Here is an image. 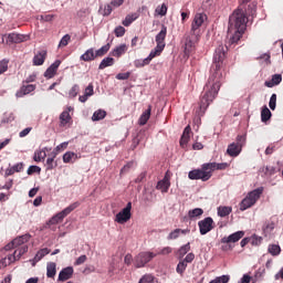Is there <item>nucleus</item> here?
<instances>
[{"label": "nucleus", "instance_id": "obj_55", "mask_svg": "<svg viewBox=\"0 0 283 283\" xmlns=\"http://www.w3.org/2000/svg\"><path fill=\"white\" fill-rule=\"evenodd\" d=\"M276 94L273 93V95H271L270 97V103H269V106H270V109H276Z\"/></svg>", "mask_w": 283, "mask_h": 283}, {"label": "nucleus", "instance_id": "obj_21", "mask_svg": "<svg viewBox=\"0 0 283 283\" xmlns=\"http://www.w3.org/2000/svg\"><path fill=\"white\" fill-rule=\"evenodd\" d=\"M46 57H48L46 50H42V51L38 52L36 55L33 56V65L34 66L43 65Z\"/></svg>", "mask_w": 283, "mask_h": 283}, {"label": "nucleus", "instance_id": "obj_30", "mask_svg": "<svg viewBox=\"0 0 283 283\" xmlns=\"http://www.w3.org/2000/svg\"><path fill=\"white\" fill-rule=\"evenodd\" d=\"M165 48L166 46L163 45H156V48L150 51V55H148L147 59L151 61L156 56H160Z\"/></svg>", "mask_w": 283, "mask_h": 283}, {"label": "nucleus", "instance_id": "obj_12", "mask_svg": "<svg viewBox=\"0 0 283 283\" xmlns=\"http://www.w3.org/2000/svg\"><path fill=\"white\" fill-rule=\"evenodd\" d=\"M245 232L244 231H237L230 234V237H223L221 239V244H234L238 241H240L242 238H244Z\"/></svg>", "mask_w": 283, "mask_h": 283}, {"label": "nucleus", "instance_id": "obj_31", "mask_svg": "<svg viewBox=\"0 0 283 283\" xmlns=\"http://www.w3.org/2000/svg\"><path fill=\"white\" fill-rule=\"evenodd\" d=\"M106 116H107L106 111L98 109V111H96L95 113H93L92 120H93V122H101V120H103L104 118H106Z\"/></svg>", "mask_w": 283, "mask_h": 283}, {"label": "nucleus", "instance_id": "obj_16", "mask_svg": "<svg viewBox=\"0 0 283 283\" xmlns=\"http://www.w3.org/2000/svg\"><path fill=\"white\" fill-rule=\"evenodd\" d=\"M60 65H61L60 60H56L55 62H53V64L48 67V71L44 72V77L53 78V76H55L56 72L59 71Z\"/></svg>", "mask_w": 283, "mask_h": 283}, {"label": "nucleus", "instance_id": "obj_24", "mask_svg": "<svg viewBox=\"0 0 283 283\" xmlns=\"http://www.w3.org/2000/svg\"><path fill=\"white\" fill-rule=\"evenodd\" d=\"M57 156L56 151H53L50 157L48 158V160L45 161V167L48 170H52L55 169L59 164L55 161V157Z\"/></svg>", "mask_w": 283, "mask_h": 283}, {"label": "nucleus", "instance_id": "obj_26", "mask_svg": "<svg viewBox=\"0 0 283 283\" xmlns=\"http://www.w3.org/2000/svg\"><path fill=\"white\" fill-rule=\"evenodd\" d=\"M282 82V75L281 74H274L271 81L265 82V87H274L276 85H280Z\"/></svg>", "mask_w": 283, "mask_h": 283}, {"label": "nucleus", "instance_id": "obj_33", "mask_svg": "<svg viewBox=\"0 0 283 283\" xmlns=\"http://www.w3.org/2000/svg\"><path fill=\"white\" fill-rule=\"evenodd\" d=\"M114 63H115V60L113 57H105L104 60L101 61L98 70L111 67L114 65Z\"/></svg>", "mask_w": 283, "mask_h": 283}, {"label": "nucleus", "instance_id": "obj_2", "mask_svg": "<svg viewBox=\"0 0 283 283\" xmlns=\"http://www.w3.org/2000/svg\"><path fill=\"white\" fill-rule=\"evenodd\" d=\"M207 21L206 13H196L192 18L190 33L186 38V44L184 48V54L189 57L190 53L195 51V44L198 43L199 36L201 34V27Z\"/></svg>", "mask_w": 283, "mask_h": 283}, {"label": "nucleus", "instance_id": "obj_18", "mask_svg": "<svg viewBox=\"0 0 283 283\" xmlns=\"http://www.w3.org/2000/svg\"><path fill=\"white\" fill-rule=\"evenodd\" d=\"M74 275V268H64L61 270L60 275L57 276V281L65 282L71 280Z\"/></svg>", "mask_w": 283, "mask_h": 283}, {"label": "nucleus", "instance_id": "obj_52", "mask_svg": "<svg viewBox=\"0 0 283 283\" xmlns=\"http://www.w3.org/2000/svg\"><path fill=\"white\" fill-rule=\"evenodd\" d=\"M124 34H126V29L122 25L115 28V36L116 38H123Z\"/></svg>", "mask_w": 283, "mask_h": 283}, {"label": "nucleus", "instance_id": "obj_37", "mask_svg": "<svg viewBox=\"0 0 283 283\" xmlns=\"http://www.w3.org/2000/svg\"><path fill=\"white\" fill-rule=\"evenodd\" d=\"M56 275V264L54 262L48 263V277L53 279Z\"/></svg>", "mask_w": 283, "mask_h": 283}, {"label": "nucleus", "instance_id": "obj_6", "mask_svg": "<svg viewBox=\"0 0 283 283\" xmlns=\"http://www.w3.org/2000/svg\"><path fill=\"white\" fill-rule=\"evenodd\" d=\"M80 206L81 203L78 201L73 202L69 207H65V209L61 212H57L55 216H53L52 219H50L49 223L55 226L63 222L64 218L71 214V212H74V210L77 209Z\"/></svg>", "mask_w": 283, "mask_h": 283}, {"label": "nucleus", "instance_id": "obj_1", "mask_svg": "<svg viewBox=\"0 0 283 283\" xmlns=\"http://www.w3.org/2000/svg\"><path fill=\"white\" fill-rule=\"evenodd\" d=\"M247 13L244 9L238 8L231 13L228 21V33L226 45L220 44L216 48L214 56L212 57V64L210 67V76L208 82L203 86L202 97L200 102H213L221 90L222 78H224V60L229 49L237 48L239 41L247 30Z\"/></svg>", "mask_w": 283, "mask_h": 283}, {"label": "nucleus", "instance_id": "obj_34", "mask_svg": "<svg viewBox=\"0 0 283 283\" xmlns=\"http://www.w3.org/2000/svg\"><path fill=\"white\" fill-rule=\"evenodd\" d=\"M272 118V112L269 109V107L264 106L261 112V120L263 123H266Z\"/></svg>", "mask_w": 283, "mask_h": 283}, {"label": "nucleus", "instance_id": "obj_43", "mask_svg": "<svg viewBox=\"0 0 283 283\" xmlns=\"http://www.w3.org/2000/svg\"><path fill=\"white\" fill-rule=\"evenodd\" d=\"M155 13H156V15H159V17H166L167 6L165 3L157 6Z\"/></svg>", "mask_w": 283, "mask_h": 283}, {"label": "nucleus", "instance_id": "obj_8", "mask_svg": "<svg viewBox=\"0 0 283 283\" xmlns=\"http://www.w3.org/2000/svg\"><path fill=\"white\" fill-rule=\"evenodd\" d=\"M154 258H156L154 252H139V254H137L134 260L135 268L143 269L146 266V264L154 260Z\"/></svg>", "mask_w": 283, "mask_h": 283}, {"label": "nucleus", "instance_id": "obj_35", "mask_svg": "<svg viewBox=\"0 0 283 283\" xmlns=\"http://www.w3.org/2000/svg\"><path fill=\"white\" fill-rule=\"evenodd\" d=\"M268 253L273 256H277L281 254V247L279 244H270L268 245Z\"/></svg>", "mask_w": 283, "mask_h": 283}, {"label": "nucleus", "instance_id": "obj_40", "mask_svg": "<svg viewBox=\"0 0 283 283\" xmlns=\"http://www.w3.org/2000/svg\"><path fill=\"white\" fill-rule=\"evenodd\" d=\"M274 230V223L273 221H266L265 224H263V234L269 235Z\"/></svg>", "mask_w": 283, "mask_h": 283}, {"label": "nucleus", "instance_id": "obj_23", "mask_svg": "<svg viewBox=\"0 0 283 283\" xmlns=\"http://www.w3.org/2000/svg\"><path fill=\"white\" fill-rule=\"evenodd\" d=\"M190 232V230H188V229H186V230H182V229H176V230H172L169 234H168V237H167V240L168 241H174V240H176V239H178L179 238V235H186V234H188Z\"/></svg>", "mask_w": 283, "mask_h": 283}, {"label": "nucleus", "instance_id": "obj_60", "mask_svg": "<svg viewBox=\"0 0 283 283\" xmlns=\"http://www.w3.org/2000/svg\"><path fill=\"white\" fill-rule=\"evenodd\" d=\"M8 71V61L2 60L0 61V74L6 73Z\"/></svg>", "mask_w": 283, "mask_h": 283}, {"label": "nucleus", "instance_id": "obj_59", "mask_svg": "<svg viewBox=\"0 0 283 283\" xmlns=\"http://www.w3.org/2000/svg\"><path fill=\"white\" fill-rule=\"evenodd\" d=\"M262 242V238L261 237H258V235H253L251 238V244L255 245V247H259Z\"/></svg>", "mask_w": 283, "mask_h": 283}, {"label": "nucleus", "instance_id": "obj_17", "mask_svg": "<svg viewBox=\"0 0 283 283\" xmlns=\"http://www.w3.org/2000/svg\"><path fill=\"white\" fill-rule=\"evenodd\" d=\"M28 252V245H20L18 250H14L12 255H9L10 263H13L15 261H19L24 253Z\"/></svg>", "mask_w": 283, "mask_h": 283}, {"label": "nucleus", "instance_id": "obj_15", "mask_svg": "<svg viewBox=\"0 0 283 283\" xmlns=\"http://www.w3.org/2000/svg\"><path fill=\"white\" fill-rule=\"evenodd\" d=\"M202 166L205 167V169L210 170L212 174L216 170H226L227 167H229V165L227 163H222V164H217V163H207V164H202Z\"/></svg>", "mask_w": 283, "mask_h": 283}, {"label": "nucleus", "instance_id": "obj_45", "mask_svg": "<svg viewBox=\"0 0 283 283\" xmlns=\"http://www.w3.org/2000/svg\"><path fill=\"white\" fill-rule=\"evenodd\" d=\"M46 155L44 150H38L35 151V156L33 157V160L36 163L43 161L45 159Z\"/></svg>", "mask_w": 283, "mask_h": 283}, {"label": "nucleus", "instance_id": "obj_61", "mask_svg": "<svg viewBox=\"0 0 283 283\" xmlns=\"http://www.w3.org/2000/svg\"><path fill=\"white\" fill-rule=\"evenodd\" d=\"M54 18H55L54 14H45V15H41V21L51 22L53 21Z\"/></svg>", "mask_w": 283, "mask_h": 283}, {"label": "nucleus", "instance_id": "obj_14", "mask_svg": "<svg viewBox=\"0 0 283 283\" xmlns=\"http://www.w3.org/2000/svg\"><path fill=\"white\" fill-rule=\"evenodd\" d=\"M29 36L20 33H9L7 35V43L10 44H20L24 41H28Z\"/></svg>", "mask_w": 283, "mask_h": 283}, {"label": "nucleus", "instance_id": "obj_13", "mask_svg": "<svg viewBox=\"0 0 283 283\" xmlns=\"http://www.w3.org/2000/svg\"><path fill=\"white\" fill-rule=\"evenodd\" d=\"M35 90H36L35 84H22V86L20 87V90L17 91L14 96H17V98H23L24 96H28Z\"/></svg>", "mask_w": 283, "mask_h": 283}, {"label": "nucleus", "instance_id": "obj_41", "mask_svg": "<svg viewBox=\"0 0 283 283\" xmlns=\"http://www.w3.org/2000/svg\"><path fill=\"white\" fill-rule=\"evenodd\" d=\"M231 213V207H218V216L221 218H226L227 216H230Z\"/></svg>", "mask_w": 283, "mask_h": 283}, {"label": "nucleus", "instance_id": "obj_63", "mask_svg": "<svg viewBox=\"0 0 283 283\" xmlns=\"http://www.w3.org/2000/svg\"><path fill=\"white\" fill-rule=\"evenodd\" d=\"M189 139H190V136H181L180 137V146L184 147L186 146L187 144H189Z\"/></svg>", "mask_w": 283, "mask_h": 283}, {"label": "nucleus", "instance_id": "obj_25", "mask_svg": "<svg viewBox=\"0 0 283 283\" xmlns=\"http://www.w3.org/2000/svg\"><path fill=\"white\" fill-rule=\"evenodd\" d=\"M72 117L69 111H64L60 115V126L61 127H67V125L71 123Z\"/></svg>", "mask_w": 283, "mask_h": 283}, {"label": "nucleus", "instance_id": "obj_5", "mask_svg": "<svg viewBox=\"0 0 283 283\" xmlns=\"http://www.w3.org/2000/svg\"><path fill=\"white\" fill-rule=\"evenodd\" d=\"M262 192H264V187H259L258 189L248 192L245 199L241 201V211H245L247 209H250L256 205V201L260 200Z\"/></svg>", "mask_w": 283, "mask_h": 283}, {"label": "nucleus", "instance_id": "obj_62", "mask_svg": "<svg viewBox=\"0 0 283 283\" xmlns=\"http://www.w3.org/2000/svg\"><path fill=\"white\" fill-rule=\"evenodd\" d=\"M134 260H135V259L132 256V254L128 253V254L125 255V258H124V263L127 264V265H130L132 262H134Z\"/></svg>", "mask_w": 283, "mask_h": 283}, {"label": "nucleus", "instance_id": "obj_7", "mask_svg": "<svg viewBox=\"0 0 283 283\" xmlns=\"http://www.w3.org/2000/svg\"><path fill=\"white\" fill-rule=\"evenodd\" d=\"M211 176H213V172L210 171L209 169H206L205 166H201L200 169H193L188 172V179L196 181H209Z\"/></svg>", "mask_w": 283, "mask_h": 283}, {"label": "nucleus", "instance_id": "obj_57", "mask_svg": "<svg viewBox=\"0 0 283 283\" xmlns=\"http://www.w3.org/2000/svg\"><path fill=\"white\" fill-rule=\"evenodd\" d=\"M36 81V73H32L31 75L27 76L25 81L22 84H30Z\"/></svg>", "mask_w": 283, "mask_h": 283}, {"label": "nucleus", "instance_id": "obj_47", "mask_svg": "<svg viewBox=\"0 0 283 283\" xmlns=\"http://www.w3.org/2000/svg\"><path fill=\"white\" fill-rule=\"evenodd\" d=\"M71 41V35L70 34H65L64 36H62L60 44H57V48H65L67 46L69 42Z\"/></svg>", "mask_w": 283, "mask_h": 283}, {"label": "nucleus", "instance_id": "obj_42", "mask_svg": "<svg viewBox=\"0 0 283 283\" xmlns=\"http://www.w3.org/2000/svg\"><path fill=\"white\" fill-rule=\"evenodd\" d=\"M151 62L150 59L146 57L144 60H135L134 64H135V67L136 69H142L144 67L145 65H149Z\"/></svg>", "mask_w": 283, "mask_h": 283}, {"label": "nucleus", "instance_id": "obj_22", "mask_svg": "<svg viewBox=\"0 0 283 283\" xmlns=\"http://www.w3.org/2000/svg\"><path fill=\"white\" fill-rule=\"evenodd\" d=\"M29 238L30 237L28 234L18 237L17 239H13V241L10 243V245H12V249H17L19 247H22L25 243H28Z\"/></svg>", "mask_w": 283, "mask_h": 283}, {"label": "nucleus", "instance_id": "obj_10", "mask_svg": "<svg viewBox=\"0 0 283 283\" xmlns=\"http://www.w3.org/2000/svg\"><path fill=\"white\" fill-rule=\"evenodd\" d=\"M171 172L168 170L166 172V176H164V179L157 181L156 189L160 190L163 193L169 192V188L171 186L170 184Z\"/></svg>", "mask_w": 283, "mask_h": 283}, {"label": "nucleus", "instance_id": "obj_32", "mask_svg": "<svg viewBox=\"0 0 283 283\" xmlns=\"http://www.w3.org/2000/svg\"><path fill=\"white\" fill-rule=\"evenodd\" d=\"M49 253H51V250L48 249V248H44V249H42V250H40V251L36 252L35 258L33 259V261H34L35 263H39V262H40L41 260H43V258H44L45 255H48Z\"/></svg>", "mask_w": 283, "mask_h": 283}, {"label": "nucleus", "instance_id": "obj_29", "mask_svg": "<svg viewBox=\"0 0 283 283\" xmlns=\"http://www.w3.org/2000/svg\"><path fill=\"white\" fill-rule=\"evenodd\" d=\"M126 52H127V45L122 44L112 51V56L119 57V56H123V54H125Z\"/></svg>", "mask_w": 283, "mask_h": 283}, {"label": "nucleus", "instance_id": "obj_54", "mask_svg": "<svg viewBox=\"0 0 283 283\" xmlns=\"http://www.w3.org/2000/svg\"><path fill=\"white\" fill-rule=\"evenodd\" d=\"M130 77V72H125V73H117L116 80L118 81H127Z\"/></svg>", "mask_w": 283, "mask_h": 283}, {"label": "nucleus", "instance_id": "obj_19", "mask_svg": "<svg viewBox=\"0 0 283 283\" xmlns=\"http://www.w3.org/2000/svg\"><path fill=\"white\" fill-rule=\"evenodd\" d=\"M166 38H167V27L163 25V29H160V32L157 33L155 41L157 46H166Z\"/></svg>", "mask_w": 283, "mask_h": 283}, {"label": "nucleus", "instance_id": "obj_56", "mask_svg": "<svg viewBox=\"0 0 283 283\" xmlns=\"http://www.w3.org/2000/svg\"><path fill=\"white\" fill-rule=\"evenodd\" d=\"M193 260H195V254H193V252H190L187 254L186 259H184L180 262L191 264L193 262Z\"/></svg>", "mask_w": 283, "mask_h": 283}, {"label": "nucleus", "instance_id": "obj_3", "mask_svg": "<svg viewBox=\"0 0 283 283\" xmlns=\"http://www.w3.org/2000/svg\"><path fill=\"white\" fill-rule=\"evenodd\" d=\"M108 50H111V44H105L102 48L97 49V51H95L94 48H90L87 51H85L84 54L80 56V61H95V59L105 56L108 53Z\"/></svg>", "mask_w": 283, "mask_h": 283}, {"label": "nucleus", "instance_id": "obj_49", "mask_svg": "<svg viewBox=\"0 0 283 283\" xmlns=\"http://www.w3.org/2000/svg\"><path fill=\"white\" fill-rule=\"evenodd\" d=\"M154 275L145 274L143 277H140L138 283H154Z\"/></svg>", "mask_w": 283, "mask_h": 283}, {"label": "nucleus", "instance_id": "obj_28", "mask_svg": "<svg viewBox=\"0 0 283 283\" xmlns=\"http://www.w3.org/2000/svg\"><path fill=\"white\" fill-rule=\"evenodd\" d=\"M76 159H78V156L72 151H67L62 156V161H64V164H74Z\"/></svg>", "mask_w": 283, "mask_h": 283}, {"label": "nucleus", "instance_id": "obj_50", "mask_svg": "<svg viewBox=\"0 0 283 283\" xmlns=\"http://www.w3.org/2000/svg\"><path fill=\"white\" fill-rule=\"evenodd\" d=\"M171 248L170 247H165V248H163V249H160L159 251H157L156 253H155V255L157 256V255H169L170 253H171Z\"/></svg>", "mask_w": 283, "mask_h": 283}, {"label": "nucleus", "instance_id": "obj_9", "mask_svg": "<svg viewBox=\"0 0 283 283\" xmlns=\"http://www.w3.org/2000/svg\"><path fill=\"white\" fill-rule=\"evenodd\" d=\"M130 218H132V202L129 201L123 210L117 212L115 217V222H117V224H124L128 222Z\"/></svg>", "mask_w": 283, "mask_h": 283}, {"label": "nucleus", "instance_id": "obj_48", "mask_svg": "<svg viewBox=\"0 0 283 283\" xmlns=\"http://www.w3.org/2000/svg\"><path fill=\"white\" fill-rule=\"evenodd\" d=\"M187 264V262L179 261L178 266L176 268V272H178L179 275H182L184 272H186Z\"/></svg>", "mask_w": 283, "mask_h": 283}, {"label": "nucleus", "instance_id": "obj_44", "mask_svg": "<svg viewBox=\"0 0 283 283\" xmlns=\"http://www.w3.org/2000/svg\"><path fill=\"white\" fill-rule=\"evenodd\" d=\"M78 93H80V86L78 84H74L72 88H70L69 91V96L70 98H75L76 96H78Z\"/></svg>", "mask_w": 283, "mask_h": 283}, {"label": "nucleus", "instance_id": "obj_58", "mask_svg": "<svg viewBox=\"0 0 283 283\" xmlns=\"http://www.w3.org/2000/svg\"><path fill=\"white\" fill-rule=\"evenodd\" d=\"M86 261H87L86 255H80V258H77L75 261V266H80V265L86 263Z\"/></svg>", "mask_w": 283, "mask_h": 283}, {"label": "nucleus", "instance_id": "obj_64", "mask_svg": "<svg viewBox=\"0 0 283 283\" xmlns=\"http://www.w3.org/2000/svg\"><path fill=\"white\" fill-rule=\"evenodd\" d=\"M250 282H251V276L245 274L242 276L241 282L239 283H250Z\"/></svg>", "mask_w": 283, "mask_h": 283}, {"label": "nucleus", "instance_id": "obj_11", "mask_svg": "<svg viewBox=\"0 0 283 283\" xmlns=\"http://www.w3.org/2000/svg\"><path fill=\"white\" fill-rule=\"evenodd\" d=\"M200 235H206L213 229V219L207 217L198 222Z\"/></svg>", "mask_w": 283, "mask_h": 283}, {"label": "nucleus", "instance_id": "obj_4", "mask_svg": "<svg viewBox=\"0 0 283 283\" xmlns=\"http://www.w3.org/2000/svg\"><path fill=\"white\" fill-rule=\"evenodd\" d=\"M247 144V135H238L235 137V142L231 143L230 145H228L227 148V154L230 157H238L241 153H242V148L245 146Z\"/></svg>", "mask_w": 283, "mask_h": 283}, {"label": "nucleus", "instance_id": "obj_20", "mask_svg": "<svg viewBox=\"0 0 283 283\" xmlns=\"http://www.w3.org/2000/svg\"><path fill=\"white\" fill-rule=\"evenodd\" d=\"M24 164L23 163H18L14 164L12 167H9L4 171V177L8 178L9 176H13L15 172H21L23 171Z\"/></svg>", "mask_w": 283, "mask_h": 283}, {"label": "nucleus", "instance_id": "obj_51", "mask_svg": "<svg viewBox=\"0 0 283 283\" xmlns=\"http://www.w3.org/2000/svg\"><path fill=\"white\" fill-rule=\"evenodd\" d=\"M230 279L228 275H222L220 277H216L214 280L210 281V283H229Z\"/></svg>", "mask_w": 283, "mask_h": 283}, {"label": "nucleus", "instance_id": "obj_39", "mask_svg": "<svg viewBox=\"0 0 283 283\" xmlns=\"http://www.w3.org/2000/svg\"><path fill=\"white\" fill-rule=\"evenodd\" d=\"M136 19H138V17L136 15V13L133 14H128L127 17H125V20L123 21V25L125 28H129L132 23H134V21H136Z\"/></svg>", "mask_w": 283, "mask_h": 283}, {"label": "nucleus", "instance_id": "obj_46", "mask_svg": "<svg viewBox=\"0 0 283 283\" xmlns=\"http://www.w3.org/2000/svg\"><path fill=\"white\" fill-rule=\"evenodd\" d=\"M262 172L265 174L266 177H272L275 174V168L273 166L262 167Z\"/></svg>", "mask_w": 283, "mask_h": 283}, {"label": "nucleus", "instance_id": "obj_53", "mask_svg": "<svg viewBox=\"0 0 283 283\" xmlns=\"http://www.w3.org/2000/svg\"><path fill=\"white\" fill-rule=\"evenodd\" d=\"M41 168L39 166H30L29 169H27V175L32 176L33 174H40Z\"/></svg>", "mask_w": 283, "mask_h": 283}, {"label": "nucleus", "instance_id": "obj_27", "mask_svg": "<svg viewBox=\"0 0 283 283\" xmlns=\"http://www.w3.org/2000/svg\"><path fill=\"white\" fill-rule=\"evenodd\" d=\"M150 116H151V105H148L147 111H145L143 115H140L139 117V125L145 126L147 122H149Z\"/></svg>", "mask_w": 283, "mask_h": 283}, {"label": "nucleus", "instance_id": "obj_38", "mask_svg": "<svg viewBox=\"0 0 283 283\" xmlns=\"http://www.w3.org/2000/svg\"><path fill=\"white\" fill-rule=\"evenodd\" d=\"M190 243L188 242L187 244H184L182 247L179 248L178 250V258L182 259L185 255H187V253L190 252Z\"/></svg>", "mask_w": 283, "mask_h": 283}, {"label": "nucleus", "instance_id": "obj_36", "mask_svg": "<svg viewBox=\"0 0 283 283\" xmlns=\"http://www.w3.org/2000/svg\"><path fill=\"white\" fill-rule=\"evenodd\" d=\"M203 213H205V210H202L201 208H195V209L188 211V218H190V219L199 218Z\"/></svg>", "mask_w": 283, "mask_h": 283}]
</instances>
